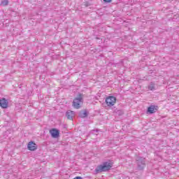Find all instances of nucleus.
Returning a JSON list of instances; mask_svg holds the SVG:
<instances>
[{
  "label": "nucleus",
  "mask_w": 179,
  "mask_h": 179,
  "mask_svg": "<svg viewBox=\"0 0 179 179\" xmlns=\"http://www.w3.org/2000/svg\"><path fill=\"white\" fill-rule=\"evenodd\" d=\"M0 115H1V110H0Z\"/></svg>",
  "instance_id": "nucleus-15"
},
{
  "label": "nucleus",
  "mask_w": 179,
  "mask_h": 179,
  "mask_svg": "<svg viewBox=\"0 0 179 179\" xmlns=\"http://www.w3.org/2000/svg\"><path fill=\"white\" fill-rule=\"evenodd\" d=\"M149 90H155L156 86L155 85V83H151L148 86Z\"/></svg>",
  "instance_id": "nucleus-11"
},
{
  "label": "nucleus",
  "mask_w": 179,
  "mask_h": 179,
  "mask_svg": "<svg viewBox=\"0 0 179 179\" xmlns=\"http://www.w3.org/2000/svg\"><path fill=\"white\" fill-rule=\"evenodd\" d=\"M113 0H103V2H106V3H110Z\"/></svg>",
  "instance_id": "nucleus-13"
},
{
  "label": "nucleus",
  "mask_w": 179,
  "mask_h": 179,
  "mask_svg": "<svg viewBox=\"0 0 179 179\" xmlns=\"http://www.w3.org/2000/svg\"><path fill=\"white\" fill-rule=\"evenodd\" d=\"M50 134L52 138H58V136H59V131L57 129H50Z\"/></svg>",
  "instance_id": "nucleus-5"
},
{
  "label": "nucleus",
  "mask_w": 179,
  "mask_h": 179,
  "mask_svg": "<svg viewBox=\"0 0 179 179\" xmlns=\"http://www.w3.org/2000/svg\"><path fill=\"white\" fill-rule=\"evenodd\" d=\"M9 104V101L6 99H2L0 100V107L2 108H8V106Z\"/></svg>",
  "instance_id": "nucleus-7"
},
{
  "label": "nucleus",
  "mask_w": 179,
  "mask_h": 179,
  "mask_svg": "<svg viewBox=\"0 0 179 179\" xmlns=\"http://www.w3.org/2000/svg\"><path fill=\"white\" fill-rule=\"evenodd\" d=\"M83 103V97L82 94H80L77 98H76L73 101V106L74 108H80V104Z\"/></svg>",
  "instance_id": "nucleus-2"
},
{
  "label": "nucleus",
  "mask_w": 179,
  "mask_h": 179,
  "mask_svg": "<svg viewBox=\"0 0 179 179\" xmlns=\"http://www.w3.org/2000/svg\"><path fill=\"white\" fill-rule=\"evenodd\" d=\"M73 179H83V178H82L80 176H76V177L73 178Z\"/></svg>",
  "instance_id": "nucleus-14"
},
{
  "label": "nucleus",
  "mask_w": 179,
  "mask_h": 179,
  "mask_svg": "<svg viewBox=\"0 0 179 179\" xmlns=\"http://www.w3.org/2000/svg\"><path fill=\"white\" fill-rule=\"evenodd\" d=\"M113 167V163L111 162H103L102 164L98 166L95 171L96 173H103L104 171H108Z\"/></svg>",
  "instance_id": "nucleus-1"
},
{
  "label": "nucleus",
  "mask_w": 179,
  "mask_h": 179,
  "mask_svg": "<svg viewBox=\"0 0 179 179\" xmlns=\"http://www.w3.org/2000/svg\"><path fill=\"white\" fill-rule=\"evenodd\" d=\"M136 161L138 169L142 170L145 167V158H137Z\"/></svg>",
  "instance_id": "nucleus-4"
},
{
  "label": "nucleus",
  "mask_w": 179,
  "mask_h": 179,
  "mask_svg": "<svg viewBox=\"0 0 179 179\" xmlns=\"http://www.w3.org/2000/svg\"><path fill=\"white\" fill-rule=\"evenodd\" d=\"M106 103L108 107H113V106H115V103H117V98L113 96H108L106 99Z\"/></svg>",
  "instance_id": "nucleus-3"
},
{
  "label": "nucleus",
  "mask_w": 179,
  "mask_h": 179,
  "mask_svg": "<svg viewBox=\"0 0 179 179\" xmlns=\"http://www.w3.org/2000/svg\"><path fill=\"white\" fill-rule=\"evenodd\" d=\"M155 111H157V108H155V106H150L148 108V113L149 114H153Z\"/></svg>",
  "instance_id": "nucleus-9"
},
{
  "label": "nucleus",
  "mask_w": 179,
  "mask_h": 179,
  "mask_svg": "<svg viewBox=\"0 0 179 179\" xmlns=\"http://www.w3.org/2000/svg\"><path fill=\"white\" fill-rule=\"evenodd\" d=\"M79 117L80 118H85V117H87V112L86 111H83L79 113Z\"/></svg>",
  "instance_id": "nucleus-10"
},
{
  "label": "nucleus",
  "mask_w": 179,
  "mask_h": 179,
  "mask_svg": "<svg viewBox=\"0 0 179 179\" xmlns=\"http://www.w3.org/2000/svg\"><path fill=\"white\" fill-rule=\"evenodd\" d=\"M27 148L29 150L34 151L37 149V144L33 141H30L27 145Z\"/></svg>",
  "instance_id": "nucleus-6"
},
{
  "label": "nucleus",
  "mask_w": 179,
  "mask_h": 179,
  "mask_svg": "<svg viewBox=\"0 0 179 179\" xmlns=\"http://www.w3.org/2000/svg\"><path fill=\"white\" fill-rule=\"evenodd\" d=\"M66 115L68 120H73V117H75V112L72 110H68L66 113Z\"/></svg>",
  "instance_id": "nucleus-8"
},
{
  "label": "nucleus",
  "mask_w": 179,
  "mask_h": 179,
  "mask_svg": "<svg viewBox=\"0 0 179 179\" xmlns=\"http://www.w3.org/2000/svg\"><path fill=\"white\" fill-rule=\"evenodd\" d=\"M9 1L8 0H2L1 5V6H7V5H8Z\"/></svg>",
  "instance_id": "nucleus-12"
}]
</instances>
